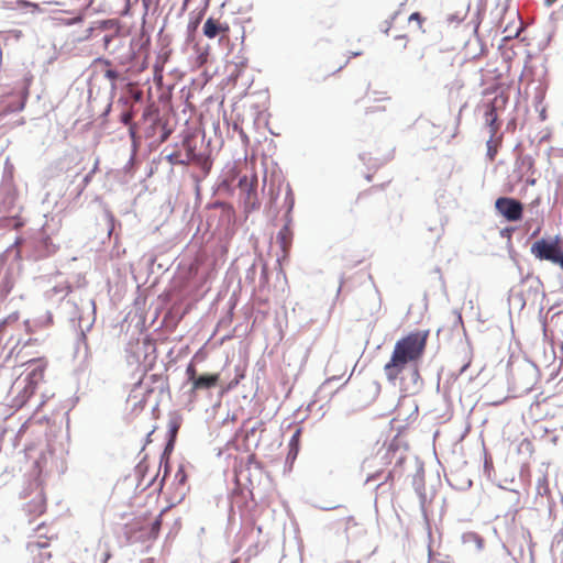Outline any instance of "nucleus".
I'll return each mask as SVG.
<instances>
[{"label":"nucleus","instance_id":"obj_27","mask_svg":"<svg viewBox=\"0 0 563 563\" xmlns=\"http://www.w3.org/2000/svg\"><path fill=\"white\" fill-rule=\"evenodd\" d=\"M21 36H22V32L19 30H11V31L7 32V38L13 37L15 40H19V38H21Z\"/></svg>","mask_w":563,"mask_h":563},{"label":"nucleus","instance_id":"obj_16","mask_svg":"<svg viewBox=\"0 0 563 563\" xmlns=\"http://www.w3.org/2000/svg\"><path fill=\"white\" fill-rule=\"evenodd\" d=\"M365 96L368 98V100L377 103L390 101V97L386 91L372 90L371 86L367 87Z\"/></svg>","mask_w":563,"mask_h":563},{"label":"nucleus","instance_id":"obj_32","mask_svg":"<svg viewBox=\"0 0 563 563\" xmlns=\"http://www.w3.org/2000/svg\"><path fill=\"white\" fill-rule=\"evenodd\" d=\"M143 97V92L141 90H137L134 92L133 98L135 101H140Z\"/></svg>","mask_w":563,"mask_h":563},{"label":"nucleus","instance_id":"obj_34","mask_svg":"<svg viewBox=\"0 0 563 563\" xmlns=\"http://www.w3.org/2000/svg\"><path fill=\"white\" fill-rule=\"evenodd\" d=\"M238 384H239V380L231 382V383L228 385L227 390L232 389V388H233V387H235Z\"/></svg>","mask_w":563,"mask_h":563},{"label":"nucleus","instance_id":"obj_7","mask_svg":"<svg viewBox=\"0 0 563 563\" xmlns=\"http://www.w3.org/2000/svg\"><path fill=\"white\" fill-rule=\"evenodd\" d=\"M203 35L210 40L221 36L227 37L230 32V26L227 22H221L220 19L208 18L202 26Z\"/></svg>","mask_w":563,"mask_h":563},{"label":"nucleus","instance_id":"obj_17","mask_svg":"<svg viewBox=\"0 0 563 563\" xmlns=\"http://www.w3.org/2000/svg\"><path fill=\"white\" fill-rule=\"evenodd\" d=\"M97 63L104 65L108 67L104 71V77L111 81H115L119 78V74L117 70L110 68L111 63L108 59H98Z\"/></svg>","mask_w":563,"mask_h":563},{"label":"nucleus","instance_id":"obj_37","mask_svg":"<svg viewBox=\"0 0 563 563\" xmlns=\"http://www.w3.org/2000/svg\"><path fill=\"white\" fill-rule=\"evenodd\" d=\"M505 32L507 33V37H509V30H508V27L505 29Z\"/></svg>","mask_w":563,"mask_h":563},{"label":"nucleus","instance_id":"obj_30","mask_svg":"<svg viewBox=\"0 0 563 563\" xmlns=\"http://www.w3.org/2000/svg\"><path fill=\"white\" fill-rule=\"evenodd\" d=\"M93 30H95L93 27H88L86 30V34L82 37H80V40L81 41L88 40L92 35Z\"/></svg>","mask_w":563,"mask_h":563},{"label":"nucleus","instance_id":"obj_24","mask_svg":"<svg viewBox=\"0 0 563 563\" xmlns=\"http://www.w3.org/2000/svg\"><path fill=\"white\" fill-rule=\"evenodd\" d=\"M175 477L179 482V484H184L186 482L187 475H186L185 471L180 467L177 471Z\"/></svg>","mask_w":563,"mask_h":563},{"label":"nucleus","instance_id":"obj_29","mask_svg":"<svg viewBox=\"0 0 563 563\" xmlns=\"http://www.w3.org/2000/svg\"><path fill=\"white\" fill-rule=\"evenodd\" d=\"M113 40V35L107 34L102 37L103 48L107 49L109 47L110 42Z\"/></svg>","mask_w":563,"mask_h":563},{"label":"nucleus","instance_id":"obj_13","mask_svg":"<svg viewBox=\"0 0 563 563\" xmlns=\"http://www.w3.org/2000/svg\"><path fill=\"white\" fill-rule=\"evenodd\" d=\"M161 527H162V514L159 516H157L148 526V528H145L144 526H142L140 528V530L144 531V534L148 538V539H155L158 533H159V530H161Z\"/></svg>","mask_w":563,"mask_h":563},{"label":"nucleus","instance_id":"obj_36","mask_svg":"<svg viewBox=\"0 0 563 563\" xmlns=\"http://www.w3.org/2000/svg\"><path fill=\"white\" fill-rule=\"evenodd\" d=\"M34 342H36V340H35V339H34V340H33V339H30V340L27 341V344H34Z\"/></svg>","mask_w":563,"mask_h":563},{"label":"nucleus","instance_id":"obj_8","mask_svg":"<svg viewBox=\"0 0 563 563\" xmlns=\"http://www.w3.org/2000/svg\"><path fill=\"white\" fill-rule=\"evenodd\" d=\"M239 188L245 195V203L254 208L257 203V177L243 176L239 180Z\"/></svg>","mask_w":563,"mask_h":563},{"label":"nucleus","instance_id":"obj_6","mask_svg":"<svg viewBox=\"0 0 563 563\" xmlns=\"http://www.w3.org/2000/svg\"><path fill=\"white\" fill-rule=\"evenodd\" d=\"M49 548V538L38 536L27 542L26 549L33 558V563H53Z\"/></svg>","mask_w":563,"mask_h":563},{"label":"nucleus","instance_id":"obj_21","mask_svg":"<svg viewBox=\"0 0 563 563\" xmlns=\"http://www.w3.org/2000/svg\"><path fill=\"white\" fill-rule=\"evenodd\" d=\"M465 16H466V11H464V12H457V13H456V14H454V15H449V16H448V21H449V22H451V23H452V22H456V23H459V22L463 21V20L465 19Z\"/></svg>","mask_w":563,"mask_h":563},{"label":"nucleus","instance_id":"obj_23","mask_svg":"<svg viewBox=\"0 0 563 563\" xmlns=\"http://www.w3.org/2000/svg\"><path fill=\"white\" fill-rule=\"evenodd\" d=\"M395 19V15L391 18V20H386L384 21L380 25H379V30L380 32L385 33V34H388L390 27H391V24H393V20Z\"/></svg>","mask_w":563,"mask_h":563},{"label":"nucleus","instance_id":"obj_1","mask_svg":"<svg viewBox=\"0 0 563 563\" xmlns=\"http://www.w3.org/2000/svg\"><path fill=\"white\" fill-rule=\"evenodd\" d=\"M428 338L429 330H417L395 343L390 360L384 366L388 382H395L407 364L420 361L424 354Z\"/></svg>","mask_w":563,"mask_h":563},{"label":"nucleus","instance_id":"obj_28","mask_svg":"<svg viewBox=\"0 0 563 563\" xmlns=\"http://www.w3.org/2000/svg\"><path fill=\"white\" fill-rule=\"evenodd\" d=\"M202 16H203V11H201V12L199 13V15L197 16V19H196L195 21H192V22H190V23H189V27H191L192 30H195V29L198 26V24L200 23V21H201Z\"/></svg>","mask_w":563,"mask_h":563},{"label":"nucleus","instance_id":"obj_9","mask_svg":"<svg viewBox=\"0 0 563 563\" xmlns=\"http://www.w3.org/2000/svg\"><path fill=\"white\" fill-rule=\"evenodd\" d=\"M46 363H43L35 367L29 375H27V385L24 388V399L19 404V406H22L27 398H30L37 386L40 382L44 378V372H45Z\"/></svg>","mask_w":563,"mask_h":563},{"label":"nucleus","instance_id":"obj_25","mask_svg":"<svg viewBox=\"0 0 563 563\" xmlns=\"http://www.w3.org/2000/svg\"><path fill=\"white\" fill-rule=\"evenodd\" d=\"M376 111H386V106L385 104H378V106L367 107L366 108V113H373V112H376Z\"/></svg>","mask_w":563,"mask_h":563},{"label":"nucleus","instance_id":"obj_2","mask_svg":"<svg viewBox=\"0 0 563 563\" xmlns=\"http://www.w3.org/2000/svg\"><path fill=\"white\" fill-rule=\"evenodd\" d=\"M183 147L185 150L184 157L178 153H174L169 156L172 163L183 165L195 164L205 173L211 169L212 162L207 154L197 151V140L195 136L187 135L183 141Z\"/></svg>","mask_w":563,"mask_h":563},{"label":"nucleus","instance_id":"obj_18","mask_svg":"<svg viewBox=\"0 0 563 563\" xmlns=\"http://www.w3.org/2000/svg\"><path fill=\"white\" fill-rule=\"evenodd\" d=\"M186 375H187L188 380L191 382L192 385H194V380L199 378V376L197 375V368L192 363L188 364V366L186 368Z\"/></svg>","mask_w":563,"mask_h":563},{"label":"nucleus","instance_id":"obj_11","mask_svg":"<svg viewBox=\"0 0 563 563\" xmlns=\"http://www.w3.org/2000/svg\"><path fill=\"white\" fill-rule=\"evenodd\" d=\"M220 374H203L200 375L199 378L194 380L192 390H200V389H210L212 387H216L219 383Z\"/></svg>","mask_w":563,"mask_h":563},{"label":"nucleus","instance_id":"obj_33","mask_svg":"<svg viewBox=\"0 0 563 563\" xmlns=\"http://www.w3.org/2000/svg\"><path fill=\"white\" fill-rule=\"evenodd\" d=\"M299 435H300V430H297L295 432V434L292 435L291 443H295V442L297 443Z\"/></svg>","mask_w":563,"mask_h":563},{"label":"nucleus","instance_id":"obj_10","mask_svg":"<svg viewBox=\"0 0 563 563\" xmlns=\"http://www.w3.org/2000/svg\"><path fill=\"white\" fill-rule=\"evenodd\" d=\"M292 236L294 233L289 227V224H285L279 232L277 233V243L279 244L282 252H283V258H286L288 256L289 250L292 244Z\"/></svg>","mask_w":563,"mask_h":563},{"label":"nucleus","instance_id":"obj_26","mask_svg":"<svg viewBox=\"0 0 563 563\" xmlns=\"http://www.w3.org/2000/svg\"><path fill=\"white\" fill-rule=\"evenodd\" d=\"M82 21V14H77L76 16L71 18V19H68V20H64V23L67 24V25H70V24H74V23H78V22H81Z\"/></svg>","mask_w":563,"mask_h":563},{"label":"nucleus","instance_id":"obj_14","mask_svg":"<svg viewBox=\"0 0 563 563\" xmlns=\"http://www.w3.org/2000/svg\"><path fill=\"white\" fill-rule=\"evenodd\" d=\"M500 144H501V136H497V134L495 136H493L492 134H489V139L486 142L487 156H488L489 161L493 162L495 159Z\"/></svg>","mask_w":563,"mask_h":563},{"label":"nucleus","instance_id":"obj_3","mask_svg":"<svg viewBox=\"0 0 563 563\" xmlns=\"http://www.w3.org/2000/svg\"><path fill=\"white\" fill-rule=\"evenodd\" d=\"M532 255L540 261H549L563 269V242L559 236L553 240L540 239L531 246Z\"/></svg>","mask_w":563,"mask_h":563},{"label":"nucleus","instance_id":"obj_15","mask_svg":"<svg viewBox=\"0 0 563 563\" xmlns=\"http://www.w3.org/2000/svg\"><path fill=\"white\" fill-rule=\"evenodd\" d=\"M9 99L12 100H9L8 104L4 106L2 114L21 111L24 108V99L16 96H11Z\"/></svg>","mask_w":563,"mask_h":563},{"label":"nucleus","instance_id":"obj_12","mask_svg":"<svg viewBox=\"0 0 563 563\" xmlns=\"http://www.w3.org/2000/svg\"><path fill=\"white\" fill-rule=\"evenodd\" d=\"M26 510L32 516H41L46 510V499L42 494L36 495L26 504Z\"/></svg>","mask_w":563,"mask_h":563},{"label":"nucleus","instance_id":"obj_20","mask_svg":"<svg viewBox=\"0 0 563 563\" xmlns=\"http://www.w3.org/2000/svg\"><path fill=\"white\" fill-rule=\"evenodd\" d=\"M395 42L398 45L397 49L402 52L407 47L409 40L407 35H398L395 37Z\"/></svg>","mask_w":563,"mask_h":563},{"label":"nucleus","instance_id":"obj_31","mask_svg":"<svg viewBox=\"0 0 563 563\" xmlns=\"http://www.w3.org/2000/svg\"><path fill=\"white\" fill-rule=\"evenodd\" d=\"M19 3L23 7H32V8H35L37 9V4L36 3H33V2H30V1H19Z\"/></svg>","mask_w":563,"mask_h":563},{"label":"nucleus","instance_id":"obj_5","mask_svg":"<svg viewBox=\"0 0 563 563\" xmlns=\"http://www.w3.org/2000/svg\"><path fill=\"white\" fill-rule=\"evenodd\" d=\"M495 208L508 221L516 222L522 218L523 206L514 198H498L495 202Z\"/></svg>","mask_w":563,"mask_h":563},{"label":"nucleus","instance_id":"obj_22","mask_svg":"<svg viewBox=\"0 0 563 563\" xmlns=\"http://www.w3.org/2000/svg\"><path fill=\"white\" fill-rule=\"evenodd\" d=\"M133 120V113L132 111H126L121 114V122L125 125H131Z\"/></svg>","mask_w":563,"mask_h":563},{"label":"nucleus","instance_id":"obj_19","mask_svg":"<svg viewBox=\"0 0 563 563\" xmlns=\"http://www.w3.org/2000/svg\"><path fill=\"white\" fill-rule=\"evenodd\" d=\"M409 22H416L418 27L422 30L426 18H423L419 12H413L409 16Z\"/></svg>","mask_w":563,"mask_h":563},{"label":"nucleus","instance_id":"obj_35","mask_svg":"<svg viewBox=\"0 0 563 563\" xmlns=\"http://www.w3.org/2000/svg\"><path fill=\"white\" fill-rule=\"evenodd\" d=\"M521 444L522 445L526 444L527 446H531L532 445V443L528 439H525Z\"/></svg>","mask_w":563,"mask_h":563},{"label":"nucleus","instance_id":"obj_4","mask_svg":"<svg viewBox=\"0 0 563 563\" xmlns=\"http://www.w3.org/2000/svg\"><path fill=\"white\" fill-rule=\"evenodd\" d=\"M509 100L507 92L501 91L492 101L484 104V120L489 129V134L495 136L499 129L500 122L498 120V112L505 110Z\"/></svg>","mask_w":563,"mask_h":563}]
</instances>
